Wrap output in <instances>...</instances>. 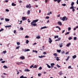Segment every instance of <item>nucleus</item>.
<instances>
[{"mask_svg":"<svg viewBox=\"0 0 78 78\" xmlns=\"http://www.w3.org/2000/svg\"><path fill=\"white\" fill-rule=\"evenodd\" d=\"M60 19L63 21H65V20H67V18L66 17V16H65L63 17V18L60 17Z\"/></svg>","mask_w":78,"mask_h":78,"instance_id":"obj_1","label":"nucleus"},{"mask_svg":"<svg viewBox=\"0 0 78 78\" xmlns=\"http://www.w3.org/2000/svg\"><path fill=\"white\" fill-rule=\"evenodd\" d=\"M31 25H32V27H33V26H34V27H35V26H37V24L35 23H31Z\"/></svg>","mask_w":78,"mask_h":78,"instance_id":"obj_2","label":"nucleus"},{"mask_svg":"<svg viewBox=\"0 0 78 78\" xmlns=\"http://www.w3.org/2000/svg\"><path fill=\"white\" fill-rule=\"evenodd\" d=\"M30 4H29V5H27L26 6V8H31V5H30Z\"/></svg>","mask_w":78,"mask_h":78,"instance_id":"obj_3","label":"nucleus"},{"mask_svg":"<svg viewBox=\"0 0 78 78\" xmlns=\"http://www.w3.org/2000/svg\"><path fill=\"white\" fill-rule=\"evenodd\" d=\"M38 22V20H33L32 21V23H36V22Z\"/></svg>","mask_w":78,"mask_h":78,"instance_id":"obj_4","label":"nucleus"},{"mask_svg":"<svg viewBox=\"0 0 78 78\" xmlns=\"http://www.w3.org/2000/svg\"><path fill=\"white\" fill-rule=\"evenodd\" d=\"M48 41L49 43H51V42H52V40H51V39L50 38H49L48 39Z\"/></svg>","mask_w":78,"mask_h":78,"instance_id":"obj_5","label":"nucleus"},{"mask_svg":"<svg viewBox=\"0 0 78 78\" xmlns=\"http://www.w3.org/2000/svg\"><path fill=\"white\" fill-rule=\"evenodd\" d=\"M25 57L23 56H21L20 58V59H21L22 60L25 59Z\"/></svg>","mask_w":78,"mask_h":78,"instance_id":"obj_6","label":"nucleus"},{"mask_svg":"<svg viewBox=\"0 0 78 78\" xmlns=\"http://www.w3.org/2000/svg\"><path fill=\"white\" fill-rule=\"evenodd\" d=\"M58 24L59 25H60V26H61L62 25V23L61 22L58 21Z\"/></svg>","mask_w":78,"mask_h":78,"instance_id":"obj_7","label":"nucleus"},{"mask_svg":"<svg viewBox=\"0 0 78 78\" xmlns=\"http://www.w3.org/2000/svg\"><path fill=\"white\" fill-rule=\"evenodd\" d=\"M54 2H57V1L58 3L61 2V0H54Z\"/></svg>","mask_w":78,"mask_h":78,"instance_id":"obj_8","label":"nucleus"},{"mask_svg":"<svg viewBox=\"0 0 78 78\" xmlns=\"http://www.w3.org/2000/svg\"><path fill=\"white\" fill-rule=\"evenodd\" d=\"M22 20H26L27 19V18H25V17H23L22 18Z\"/></svg>","mask_w":78,"mask_h":78,"instance_id":"obj_9","label":"nucleus"},{"mask_svg":"<svg viewBox=\"0 0 78 78\" xmlns=\"http://www.w3.org/2000/svg\"><path fill=\"white\" fill-rule=\"evenodd\" d=\"M25 72H30V70L29 69H25L24 70Z\"/></svg>","mask_w":78,"mask_h":78,"instance_id":"obj_10","label":"nucleus"},{"mask_svg":"<svg viewBox=\"0 0 78 78\" xmlns=\"http://www.w3.org/2000/svg\"><path fill=\"white\" fill-rule=\"evenodd\" d=\"M55 64L53 63H51V68H53V66H55Z\"/></svg>","mask_w":78,"mask_h":78,"instance_id":"obj_11","label":"nucleus"},{"mask_svg":"<svg viewBox=\"0 0 78 78\" xmlns=\"http://www.w3.org/2000/svg\"><path fill=\"white\" fill-rule=\"evenodd\" d=\"M5 20L6 22H9V19L7 18H5Z\"/></svg>","mask_w":78,"mask_h":78,"instance_id":"obj_12","label":"nucleus"},{"mask_svg":"<svg viewBox=\"0 0 78 78\" xmlns=\"http://www.w3.org/2000/svg\"><path fill=\"white\" fill-rule=\"evenodd\" d=\"M45 28H47V27L44 26V27H42L41 28V30H42L43 29H45Z\"/></svg>","mask_w":78,"mask_h":78,"instance_id":"obj_13","label":"nucleus"},{"mask_svg":"<svg viewBox=\"0 0 78 78\" xmlns=\"http://www.w3.org/2000/svg\"><path fill=\"white\" fill-rule=\"evenodd\" d=\"M72 58L73 59H75V58H76V55H75L74 56H72Z\"/></svg>","mask_w":78,"mask_h":78,"instance_id":"obj_14","label":"nucleus"},{"mask_svg":"<svg viewBox=\"0 0 78 78\" xmlns=\"http://www.w3.org/2000/svg\"><path fill=\"white\" fill-rule=\"evenodd\" d=\"M30 51V50L28 49H24V51H25H25Z\"/></svg>","mask_w":78,"mask_h":78,"instance_id":"obj_15","label":"nucleus"},{"mask_svg":"<svg viewBox=\"0 0 78 78\" xmlns=\"http://www.w3.org/2000/svg\"><path fill=\"white\" fill-rule=\"evenodd\" d=\"M12 6H16V4H14V3H12Z\"/></svg>","mask_w":78,"mask_h":78,"instance_id":"obj_16","label":"nucleus"},{"mask_svg":"<svg viewBox=\"0 0 78 78\" xmlns=\"http://www.w3.org/2000/svg\"><path fill=\"white\" fill-rule=\"evenodd\" d=\"M39 58H44V57H45V56H39Z\"/></svg>","mask_w":78,"mask_h":78,"instance_id":"obj_17","label":"nucleus"},{"mask_svg":"<svg viewBox=\"0 0 78 78\" xmlns=\"http://www.w3.org/2000/svg\"><path fill=\"white\" fill-rule=\"evenodd\" d=\"M46 65L47 66V67H48V68H49V69H50V68H51V66H50V65H49L48 64H47Z\"/></svg>","mask_w":78,"mask_h":78,"instance_id":"obj_18","label":"nucleus"},{"mask_svg":"<svg viewBox=\"0 0 78 78\" xmlns=\"http://www.w3.org/2000/svg\"><path fill=\"white\" fill-rule=\"evenodd\" d=\"M11 27V25L5 26V28H9V27Z\"/></svg>","mask_w":78,"mask_h":78,"instance_id":"obj_19","label":"nucleus"},{"mask_svg":"<svg viewBox=\"0 0 78 78\" xmlns=\"http://www.w3.org/2000/svg\"><path fill=\"white\" fill-rule=\"evenodd\" d=\"M70 44H71V43H68L67 45L66 46L67 47H69V45H70Z\"/></svg>","mask_w":78,"mask_h":78,"instance_id":"obj_20","label":"nucleus"},{"mask_svg":"<svg viewBox=\"0 0 78 78\" xmlns=\"http://www.w3.org/2000/svg\"><path fill=\"white\" fill-rule=\"evenodd\" d=\"M55 58H56V60L57 61H59V58L58 57H55Z\"/></svg>","mask_w":78,"mask_h":78,"instance_id":"obj_21","label":"nucleus"},{"mask_svg":"<svg viewBox=\"0 0 78 78\" xmlns=\"http://www.w3.org/2000/svg\"><path fill=\"white\" fill-rule=\"evenodd\" d=\"M61 50H57V51L58 53H60L61 52Z\"/></svg>","mask_w":78,"mask_h":78,"instance_id":"obj_22","label":"nucleus"},{"mask_svg":"<svg viewBox=\"0 0 78 78\" xmlns=\"http://www.w3.org/2000/svg\"><path fill=\"white\" fill-rule=\"evenodd\" d=\"M53 55H54V56H56H56H58V54H56V53H55Z\"/></svg>","mask_w":78,"mask_h":78,"instance_id":"obj_23","label":"nucleus"},{"mask_svg":"<svg viewBox=\"0 0 78 78\" xmlns=\"http://www.w3.org/2000/svg\"><path fill=\"white\" fill-rule=\"evenodd\" d=\"M30 14V10H28V12H27V14L28 15H29V14Z\"/></svg>","mask_w":78,"mask_h":78,"instance_id":"obj_24","label":"nucleus"},{"mask_svg":"<svg viewBox=\"0 0 78 78\" xmlns=\"http://www.w3.org/2000/svg\"><path fill=\"white\" fill-rule=\"evenodd\" d=\"M58 37H59V36L58 35L55 36L54 37V38L55 39H56V38H58Z\"/></svg>","mask_w":78,"mask_h":78,"instance_id":"obj_25","label":"nucleus"},{"mask_svg":"<svg viewBox=\"0 0 78 78\" xmlns=\"http://www.w3.org/2000/svg\"><path fill=\"white\" fill-rule=\"evenodd\" d=\"M74 5V2H73L71 3V6H73Z\"/></svg>","mask_w":78,"mask_h":78,"instance_id":"obj_26","label":"nucleus"},{"mask_svg":"<svg viewBox=\"0 0 78 78\" xmlns=\"http://www.w3.org/2000/svg\"><path fill=\"white\" fill-rule=\"evenodd\" d=\"M3 67H4V69H7V68H8V67L4 65Z\"/></svg>","mask_w":78,"mask_h":78,"instance_id":"obj_27","label":"nucleus"},{"mask_svg":"<svg viewBox=\"0 0 78 78\" xmlns=\"http://www.w3.org/2000/svg\"><path fill=\"white\" fill-rule=\"evenodd\" d=\"M63 44L62 43H61V44H59V45H60V47H62V45H63Z\"/></svg>","mask_w":78,"mask_h":78,"instance_id":"obj_28","label":"nucleus"},{"mask_svg":"<svg viewBox=\"0 0 78 78\" xmlns=\"http://www.w3.org/2000/svg\"><path fill=\"white\" fill-rule=\"evenodd\" d=\"M37 39H40L41 38V36H38L36 37Z\"/></svg>","mask_w":78,"mask_h":78,"instance_id":"obj_29","label":"nucleus"},{"mask_svg":"<svg viewBox=\"0 0 78 78\" xmlns=\"http://www.w3.org/2000/svg\"><path fill=\"white\" fill-rule=\"evenodd\" d=\"M17 44L18 45H20V43L19 42H17Z\"/></svg>","mask_w":78,"mask_h":78,"instance_id":"obj_30","label":"nucleus"},{"mask_svg":"<svg viewBox=\"0 0 78 78\" xmlns=\"http://www.w3.org/2000/svg\"><path fill=\"white\" fill-rule=\"evenodd\" d=\"M29 42V41H28V40H27L26 41V43L28 44Z\"/></svg>","mask_w":78,"mask_h":78,"instance_id":"obj_31","label":"nucleus"},{"mask_svg":"<svg viewBox=\"0 0 78 78\" xmlns=\"http://www.w3.org/2000/svg\"><path fill=\"white\" fill-rule=\"evenodd\" d=\"M69 33H70V32H68L65 34V35H67V34H69Z\"/></svg>","mask_w":78,"mask_h":78,"instance_id":"obj_32","label":"nucleus"},{"mask_svg":"<svg viewBox=\"0 0 78 78\" xmlns=\"http://www.w3.org/2000/svg\"><path fill=\"white\" fill-rule=\"evenodd\" d=\"M72 66H69L68 67V68L69 69H72L73 68H72Z\"/></svg>","mask_w":78,"mask_h":78,"instance_id":"obj_33","label":"nucleus"},{"mask_svg":"<svg viewBox=\"0 0 78 78\" xmlns=\"http://www.w3.org/2000/svg\"><path fill=\"white\" fill-rule=\"evenodd\" d=\"M73 6H72L70 7V9H73V8H75V7H74Z\"/></svg>","mask_w":78,"mask_h":78,"instance_id":"obj_34","label":"nucleus"},{"mask_svg":"<svg viewBox=\"0 0 78 78\" xmlns=\"http://www.w3.org/2000/svg\"><path fill=\"white\" fill-rule=\"evenodd\" d=\"M57 67H61V66L58 65V64H57Z\"/></svg>","mask_w":78,"mask_h":78,"instance_id":"obj_35","label":"nucleus"},{"mask_svg":"<svg viewBox=\"0 0 78 78\" xmlns=\"http://www.w3.org/2000/svg\"><path fill=\"white\" fill-rule=\"evenodd\" d=\"M6 53V51H3L2 53L3 54H5V53Z\"/></svg>","mask_w":78,"mask_h":78,"instance_id":"obj_36","label":"nucleus"},{"mask_svg":"<svg viewBox=\"0 0 78 78\" xmlns=\"http://www.w3.org/2000/svg\"><path fill=\"white\" fill-rule=\"evenodd\" d=\"M42 75V74L41 73H39L38 74V75L39 76H41V75Z\"/></svg>","mask_w":78,"mask_h":78,"instance_id":"obj_37","label":"nucleus"},{"mask_svg":"<svg viewBox=\"0 0 78 78\" xmlns=\"http://www.w3.org/2000/svg\"><path fill=\"white\" fill-rule=\"evenodd\" d=\"M62 5L63 6H66V4H62Z\"/></svg>","mask_w":78,"mask_h":78,"instance_id":"obj_38","label":"nucleus"},{"mask_svg":"<svg viewBox=\"0 0 78 78\" xmlns=\"http://www.w3.org/2000/svg\"><path fill=\"white\" fill-rule=\"evenodd\" d=\"M33 52H36L37 53V51H34V50H33Z\"/></svg>","mask_w":78,"mask_h":78,"instance_id":"obj_39","label":"nucleus"},{"mask_svg":"<svg viewBox=\"0 0 78 78\" xmlns=\"http://www.w3.org/2000/svg\"><path fill=\"white\" fill-rule=\"evenodd\" d=\"M69 56H68L67 57V58L66 59V61H68V60H69Z\"/></svg>","mask_w":78,"mask_h":78,"instance_id":"obj_40","label":"nucleus"},{"mask_svg":"<svg viewBox=\"0 0 78 78\" xmlns=\"http://www.w3.org/2000/svg\"><path fill=\"white\" fill-rule=\"evenodd\" d=\"M29 36H28V35H26L25 37V38H29Z\"/></svg>","mask_w":78,"mask_h":78,"instance_id":"obj_41","label":"nucleus"},{"mask_svg":"<svg viewBox=\"0 0 78 78\" xmlns=\"http://www.w3.org/2000/svg\"><path fill=\"white\" fill-rule=\"evenodd\" d=\"M5 11H6V12H9V10H8V9H5Z\"/></svg>","mask_w":78,"mask_h":78,"instance_id":"obj_42","label":"nucleus"},{"mask_svg":"<svg viewBox=\"0 0 78 78\" xmlns=\"http://www.w3.org/2000/svg\"><path fill=\"white\" fill-rule=\"evenodd\" d=\"M49 18H50V17H49V16H47L46 17V19H49Z\"/></svg>","mask_w":78,"mask_h":78,"instance_id":"obj_43","label":"nucleus"},{"mask_svg":"<svg viewBox=\"0 0 78 78\" xmlns=\"http://www.w3.org/2000/svg\"><path fill=\"white\" fill-rule=\"evenodd\" d=\"M76 39H77V38L76 37H74V40H76Z\"/></svg>","mask_w":78,"mask_h":78,"instance_id":"obj_44","label":"nucleus"},{"mask_svg":"<svg viewBox=\"0 0 78 78\" xmlns=\"http://www.w3.org/2000/svg\"><path fill=\"white\" fill-rule=\"evenodd\" d=\"M19 48H20V46H18L16 48V49H19Z\"/></svg>","mask_w":78,"mask_h":78,"instance_id":"obj_45","label":"nucleus"},{"mask_svg":"<svg viewBox=\"0 0 78 78\" xmlns=\"http://www.w3.org/2000/svg\"><path fill=\"white\" fill-rule=\"evenodd\" d=\"M71 30V28L69 27L68 28V31H70Z\"/></svg>","mask_w":78,"mask_h":78,"instance_id":"obj_46","label":"nucleus"},{"mask_svg":"<svg viewBox=\"0 0 78 78\" xmlns=\"http://www.w3.org/2000/svg\"><path fill=\"white\" fill-rule=\"evenodd\" d=\"M36 67H37V66L36 65H34L33 67V68H36Z\"/></svg>","mask_w":78,"mask_h":78,"instance_id":"obj_47","label":"nucleus"},{"mask_svg":"<svg viewBox=\"0 0 78 78\" xmlns=\"http://www.w3.org/2000/svg\"><path fill=\"white\" fill-rule=\"evenodd\" d=\"M4 30V29H1V30H0V32H1V31H3Z\"/></svg>","mask_w":78,"mask_h":78,"instance_id":"obj_48","label":"nucleus"},{"mask_svg":"<svg viewBox=\"0 0 78 78\" xmlns=\"http://www.w3.org/2000/svg\"><path fill=\"white\" fill-rule=\"evenodd\" d=\"M20 29L21 30H23V27H21L20 28Z\"/></svg>","mask_w":78,"mask_h":78,"instance_id":"obj_49","label":"nucleus"},{"mask_svg":"<svg viewBox=\"0 0 78 78\" xmlns=\"http://www.w3.org/2000/svg\"><path fill=\"white\" fill-rule=\"evenodd\" d=\"M58 41H60V40H61V38H58Z\"/></svg>","mask_w":78,"mask_h":78,"instance_id":"obj_50","label":"nucleus"},{"mask_svg":"<svg viewBox=\"0 0 78 78\" xmlns=\"http://www.w3.org/2000/svg\"><path fill=\"white\" fill-rule=\"evenodd\" d=\"M20 78H23V76L22 75L21 76Z\"/></svg>","mask_w":78,"mask_h":78,"instance_id":"obj_51","label":"nucleus"},{"mask_svg":"<svg viewBox=\"0 0 78 78\" xmlns=\"http://www.w3.org/2000/svg\"><path fill=\"white\" fill-rule=\"evenodd\" d=\"M43 54H44V55H46V54H47V53L45 52H44Z\"/></svg>","mask_w":78,"mask_h":78,"instance_id":"obj_52","label":"nucleus"},{"mask_svg":"<svg viewBox=\"0 0 78 78\" xmlns=\"http://www.w3.org/2000/svg\"><path fill=\"white\" fill-rule=\"evenodd\" d=\"M32 67H33V65H32V66H30V68H31Z\"/></svg>","mask_w":78,"mask_h":78,"instance_id":"obj_53","label":"nucleus"},{"mask_svg":"<svg viewBox=\"0 0 78 78\" xmlns=\"http://www.w3.org/2000/svg\"><path fill=\"white\" fill-rule=\"evenodd\" d=\"M2 62V63H5V61H2V62Z\"/></svg>","mask_w":78,"mask_h":78,"instance_id":"obj_54","label":"nucleus"},{"mask_svg":"<svg viewBox=\"0 0 78 78\" xmlns=\"http://www.w3.org/2000/svg\"><path fill=\"white\" fill-rule=\"evenodd\" d=\"M69 40H71L72 39V37H70L69 38Z\"/></svg>","mask_w":78,"mask_h":78,"instance_id":"obj_55","label":"nucleus"},{"mask_svg":"<svg viewBox=\"0 0 78 78\" xmlns=\"http://www.w3.org/2000/svg\"><path fill=\"white\" fill-rule=\"evenodd\" d=\"M41 69H42V67H40L39 68V70H41Z\"/></svg>","mask_w":78,"mask_h":78,"instance_id":"obj_56","label":"nucleus"},{"mask_svg":"<svg viewBox=\"0 0 78 78\" xmlns=\"http://www.w3.org/2000/svg\"><path fill=\"white\" fill-rule=\"evenodd\" d=\"M75 9H74V8L73 9H72V11H73V12H74V11H75Z\"/></svg>","mask_w":78,"mask_h":78,"instance_id":"obj_57","label":"nucleus"},{"mask_svg":"<svg viewBox=\"0 0 78 78\" xmlns=\"http://www.w3.org/2000/svg\"><path fill=\"white\" fill-rule=\"evenodd\" d=\"M20 23H19V24H22V20H21L20 21Z\"/></svg>","mask_w":78,"mask_h":78,"instance_id":"obj_58","label":"nucleus"},{"mask_svg":"<svg viewBox=\"0 0 78 78\" xmlns=\"http://www.w3.org/2000/svg\"><path fill=\"white\" fill-rule=\"evenodd\" d=\"M64 53H65V51H63L62 52V54H64Z\"/></svg>","mask_w":78,"mask_h":78,"instance_id":"obj_59","label":"nucleus"},{"mask_svg":"<svg viewBox=\"0 0 78 78\" xmlns=\"http://www.w3.org/2000/svg\"><path fill=\"white\" fill-rule=\"evenodd\" d=\"M59 74L60 75H62V73L61 72L59 73Z\"/></svg>","mask_w":78,"mask_h":78,"instance_id":"obj_60","label":"nucleus"},{"mask_svg":"<svg viewBox=\"0 0 78 78\" xmlns=\"http://www.w3.org/2000/svg\"><path fill=\"white\" fill-rule=\"evenodd\" d=\"M36 44H37L36 43H34L33 44V45H36Z\"/></svg>","mask_w":78,"mask_h":78,"instance_id":"obj_61","label":"nucleus"},{"mask_svg":"<svg viewBox=\"0 0 78 78\" xmlns=\"http://www.w3.org/2000/svg\"><path fill=\"white\" fill-rule=\"evenodd\" d=\"M16 33V30H14V33Z\"/></svg>","mask_w":78,"mask_h":78,"instance_id":"obj_62","label":"nucleus"},{"mask_svg":"<svg viewBox=\"0 0 78 78\" xmlns=\"http://www.w3.org/2000/svg\"><path fill=\"white\" fill-rule=\"evenodd\" d=\"M2 78H5V76H3V75H2Z\"/></svg>","mask_w":78,"mask_h":78,"instance_id":"obj_63","label":"nucleus"},{"mask_svg":"<svg viewBox=\"0 0 78 78\" xmlns=\"http://www.w3.org/2000/svg\"><path fill=\"white\" fill-rule=\"evenodd\" d=\"M76 4L78 5V0H77L76 2Z\"/></svg>","mask_w":78,"mask_h":78,"instance_id":"obj_64","label":"nucleus"}]
</instances>
